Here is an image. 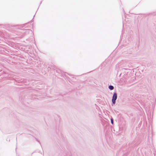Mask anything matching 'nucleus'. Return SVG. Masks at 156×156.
<instances>
[{
    "label": "nucleus",
    "mask_w": 156,
    "mask_h": 156,
    "mask_svg": "<svg viewBox=\"0 0 156 156\" xmlns=\"http://www.w3.org/2000/svg\"><path fill=\"white\" fill-rule=\"evenodd\" d=\"M111 121L112 123L113 124V120L112 119H111Z\"/></svg>",
    "instance_id": "obj_3"
},
{
    "label": "nucleus",
    "mask_w": 156,
    "mask_h": 156,
    "mask_svg": "<svg viewBox=\"0 0 156 156\" xmlns=\"http://www.w3.org/2000/svg\"><path fill=\"white\" fill-rule=\"evenodd\" d=\"M109 88L111 90H112L114 89V87L113 86L110 85L109 86Z\"/></svg>",
    "instance_id": "obj_2"
},
{
    "label": "nucleus",
    "mask_w": 156,
    "mask_h": 156,
    "mask_svg": "<svg viewBox=\"0 0 156 156\" xmlns=\"http://www.w3.org/2000/svg\"><path fill=\"white\" fill-rule=\"evenodd\" d=\"M117 94L116 93H114V94L113 95L112 100V102L113 104H115V100L117 99Z\"/></svg>",
    "instance_id": "obj_1"
}]
</instances>
